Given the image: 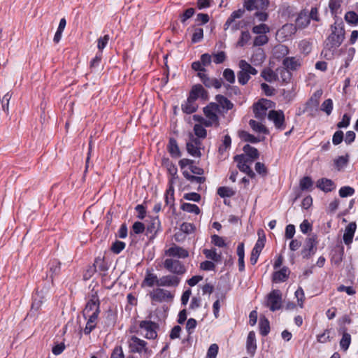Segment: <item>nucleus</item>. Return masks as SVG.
<instances>
[{"label": "nucleus", "instance_id": "nucleus-1", "mask_svg": "<svg viewBox=\"0 0 358 358\" xmlns=\"http://www.w3.org/2000/svg\"><path fill=\"white\" fill-rule=\"evenodd\" d=\"M331 33L327 38L325 48L332 51L339 47L345 39V31L343 21L339 23L335 22L331 26Z\"/></svg>", "mask_w": 358, "mask_h": 358}, {"label": "nucleus", "instance_id": "nucleus-2", "mask_svg": "<svg viewBox=\"0 0 358 358\" xmlns=\"http://www.w3.org/2000/svg\"><path fill=\"white\" fill-rule=\"evenodd\" d=\"M89 296L90 299L86 303L85 308L82 311L85 319H87V314L92 310H94L93 313H96V316H99L101 313V301L99 298L98 292L94 290V289H92Z\"/></svg>", "mask_w": 358, "mask_h": 358}, {"label": "nucleus", "instance_id": "nucleus-3", "mask_svg": "<svg viewBox=\"0 0 358 358\" xmlns=\"http://www.w3.org/2000/svg\"><path fill=\"white\" fill-rule=\"evenodd\" d=\"M220 106L215 102H210L206 106L203 107V112L207 117L206 121H210L211 127H220V117L217 112H220Z\"/></svg>", "mask_w": 358, "mask_h": 358}, {"label": "nucleus", "instance_id": "nucleus-4", "mask_svg": "<svg viewBox=\"0 0 358 358\" xmlns=\"http://www.w3.org/2000/svg\"><path fill=\"white\" fill-rule=\"evenodd\" d=\"M317 243V235L315 234H313L306 238L304 245L301 251L303 259H308L315 255Z\"/></svg>", "mask_w": 358, "mask_h": 358}, {"label": "nucleus", "instance_id": "nucleus-5", "mask_svg": "<svg viewBox=\"0 0 358 358\" xmlns=\"http://www.w3.org/2000/svg\"><path fill=\"white\" fill-rule=\"evenodd\" d=\"M45 300V292L43 289L38 290V289H36L34 292L32 294V303L31 309L29 310V315L31 316L37 315L38 312L40 310L43 303Z\"/></svg>", "mask_w": 358, "mask_h": 358}, {"label": "nucleus", "instance_id": "nucleus-6", "mask_svg": "<svg viewBox=\"0 0 358 358\" xmlns=\"http://www.w3.org/2000/svg\"><path fill=\"white\" fill-rule=\"evenodd\" d=\"M147 344L146 341L136 336H132L129 341V352L131 353H141L143 352L150 353L151 350L147 348Z\"/></svg>", "mask_w": 358, "mask_h": 358}, {"label": "nucleus", "instance_id": "nucleus-7", "mask_svg": "<svg viewBox=\"0 0 358 358\" xmlns=\"http://www.w3.org/2000/svg\"><path fill=\"white\" fill-rule=\"evenodd\" d=\"M164 266L166 270H168L171 273L178 275H182L185 274L187 271L185 265L181 262L176 259H165L164 262Z\"/></svg>", "mask_w": 358, "mask_h": 358}, {"label": "nucleus", "instance_id": "nucleus-8", "mask_svg": "<svg viewBox=\"0 0 358 358\" xmlns=\"http://www.w3.org/2000/svg\"><path fill=\"white\" fill-rule=\"evenodd\" d=\"M282 294L279 289H273L267 295L266 306L271 311H275L281 308Z\"/></svg>", "mask_w": 358, "mask_h": 358}, {"label": "nucleus", "instance_id": "nucleus-9", "mask_svg": "<svg viewBox=\"0 0 358 358\" xmlns=\"http://www.w3.org/2000/svg\"><path fill=\"white\" fill-rule=\"evenodd\" d=\"M141 329L146 331L144 335L147 339H155L157 337V330L159 329V324L151 320H143L139 323Z\"/></svg>", "mask_w": 358, "mask_h": 358}, {"label": "nucleus", "instance_id": "nucleus-10", "mask_svg": "<svg viewBox=\"0 0 358 358\" xmlns=\"http://www.w3.org/2000/svg\"><path fill=\"white\" fill-rule=\"evenodd\" d=\"M234 160L237 162V167L241 172L246 173L250 178H255L256 174L249 165L250 164V161L245 160V155L244 154L235 155Z\"/></svg>", "mask_w": 358, "mask_h": 358}, {"label": "nucleus", "instance_id": "nucleus-11", "mask_svg": "<svg viewBox=\"0 0 358 358\" xmlns=\"http://www.w3.org/2000/svg\"><path fill=\"white\" fill-rule=\"evenodd\" d=\"M189 102L196 101L199 98L203 101L209 99V94L207 90L201 84H196L192 87L189 92Z\"/></svg>", "mask_w": 358, "mask_h": 358}, {"label": "nucleus", "instance_id": "nucleus-12", "mask_svg": "<svg viewBox=\"0 0 358 358\" xmlns=\"http://www.w3.org/2000/svg\"><path fill=\"white\" fill-rule=\"evenodd\" d=\"M273 102L266 99H261L253 104V113L257 119H262L266 115V110L271 107Z\"/></svg>", "mask_w": 358, "mask_h": 358}, {"label": "nucleus", "instance_id": "nucleus-13", "mask_svg": "<svg viewBox=\"0 0 358 358\" xmlns=\"http://www.w3.org/2000/svg\"><path fill=\"white\" fill-rule=\"evenodd\" d=\"M268 118L273 122L276 129L280 130H284L285 129V115L282 110H270L268 114Z\"/></svg>", "mask_w": 358, "mask_h": 358}, {"label": "nucleus", "instance_id": "nucleus-14", "mask_svg": "<svg viewBox=\"0 0 358 358\" xmlns=\"http://www.w3.org/2000/svg\"><path fill=\"white\" fill-rule=\"evenodd\" d=\"M150 296L152 301L162 302L165 300H172L174 296L168 290L157 288L150 294Z\"/></svg>", "mask_w": 358, "mask_h": 358}, {"label": "nucleus", "instance_id": "nucleus-15", "mask_svg": "<svg viewBox=\"0 0 358 358\" xmlns=\"http://www.w3.org/2000/svg\"><path fill=\"white\" fill-rule=\"evenodd\" d=\"M61 262L56 259H51L48 264V271L47 277L50 275L51 282L53 285V282L55 278L58 277L61 273Z\"/></svg>", "mask_w": 358, "mask_h": 358}, {"label": "nucleus", "instance_id": "nucleus-16", "mask_svg": "<svg viewBox=\"0 0 358 358\" xmlns=\"http://www.w3.org/2000/svg\"><path fill=\"white\" fill-rule=\"evenodd\" d=\"M197 76L200 78L202 83L208 88L214 87L215 89H220L222 86L221 79L210 78L207 74L203 72L197 73Z\"/></svg>", "mask_w": 358, "mask_h": 358}, {"label": "nucleus", "instance_id": "nucleus-17", "mask_svg": "<svg viewBox=\"0 0 358 358\" xmlns=\"http://www.w3.org/2000/svg\"><path fill=\"white\" fill-rule=\"evenodd\" d=\"M344 256V246L342 243H338L331 251V262L338 265L343 261Z\"/></svg>", "mask_w": 358, "mask_h": 358}, {"label": "nucleus", "instance_id": "nucleus-18", "mask_svg": "<svg viewBox=\"0 0 358 358\" xmlns=\"http://www.w3.org/2000/svg\"><path fill=\"white\" fill-rule=\"evenodd\" d=\"M165 255L172 257L187 258L189 256V252L182 247L174 245L165 251Z\"/></svg>", "mask_w": 358, "mask_h": 358}, {"label": "nucleus", "instance_id": "nucleus-19", "mask_svg": "<svg viewBox=\"0 0 358 358\" xmlns=\"http://www.w3.org/2000/svg\"><path fill=\"white\" fill-rule=\"evenodd\" d=\"M316 187L324 192L327 193L334 191L336 189V185L332 180L327 178H322L317 181Z\"/></svg>", "mask_w": 358, "mask_h": 358}, {"label": "nucleus", "instance_id": "nucleus-20", "mask_svg": "<svg viewBox=\"0 0 358 358\" xmlns=\"http://www.w3.org/2000/svg\"><path fill=\"white\" fill-rule=\"evenodd\" d=\"M158 286L159 287H177L180 282V278L176 275H167L160 278Z\"/></svg>", "mask_w": 358, "mask_h": 358}, {"label": "nucleus", "instance_id": "nucleus-21", "mask_svg": "<svg viewBox=\"0 0 358 358\" xmlns=\"http://www.w3.org/2000/svg\"><path fill=\"white\" fill-rule=\"evenodd\" d=\"M319 105V101L317 98L311 96L305 103V106L302 110L299 108L298 115H300L306 112H310V115L313 116V113L317 110Z\"/></svg>", "mask_w": 358, "mask_h": 358}, {"label": "nucleus", "instance_id": "nucleus-22", "mask_svg": "<svg viewBox=\"0 0 358 358\" xmlns=\"http://www.w3.org/2000/svg\"><path fill=\"white\" fill-rule=\"evenodd\" d=\"M98 317L99 316H96V313H92L89 316L85 327L83 329L82 328L80 329L79 332L80 338L82 337L83 331L85 335H90V333L95 329Z\"/></svg>", "mask_w": 358, "mask_h": 358}, {"label": "nucleus", "instance_id": "nucleus-23", "mask_svg": "<svg viewBox=\"0 0 358 358\" xmlns=\"http://www.w3.org/2000/svg\"><path fill=\"white\" fill-rule=\"evenodd\" d=\"M257 348L255 332L250 331L248 333L246 341V350L247 352L252 357H253L256 352Z\"/></svg>", "mask_w": 358, "mask_h": 358}, {"label": "nucleus", "instance_id": "nucleus-24", "mask_svg": "<svg viewBox=\"0 0 358 358\" xmlns=\"http://www.w3.org/2000/svg\"><path fill=\"white\" fill-rule=\"evenodd\" d=\"M357 229V224L355 222H350L345 229V232L343 236L345 244L349 245L352 243L353 237Z\"/></svg>", "mask_w": 358, "mask_h": 358}, {"label": "nucleus", "instance_id": "nucleus-25", "mask_svg": "<svg viewBox=\"0 0 358 358\" xmlns=\"http://www.w3.org/2000/svg\"><path fill=\"white\" fill-rule=\"evenodd\" d=\"M166 148L172 158H179L182 156L178 142L173 137L169 138Z\"/></svg>", "mask_w": 358, "mask_h": 358}, {"label": "nucleus", "instance_id": "nucleus-26", "mask_svg": "<svg viewBox=\"0 0 358 358\" xmlns=\"http://www.w3.org/2000/svg\"><path fill=\"white\" fill-rule=\"evenodd\" d=\"M290 271L288 267L283 266L279 271H275L272 274L273 282H280L286 281L289 275Z\"/></svg>", "mask_w": 358, "mask_h": 358}, {"label": "nucleus", "instance_id": "nucleus-27", "mask_svg": "<svg viewBox=\"0 0 358 358\" xmlns=\"http://www.w3.org/2000/svg\"><path fill=\"white\" fill-rule=\"evenodd\" d=\"M243 150L245 152V160L250 161V163H252L255 159L259 157V150L249 144L245 145L243 148Z\"/></svg>", "mask_w": 358, "mask_h": 358}, {"label": "nucleus", "instance_id": "nucleus-28", "mask_svg": "<svg viewBox=\"0 0 358 358\" xmlns=\"http://www.w3.org/2000/svg\"><path fill=\"white\" fill-rule=\"evenodd\" d=\"M160 227L161 222L159 220V217L157 216L156 217L152 218L150 223L148 225L146 228L147 234H152L150 239H153L155 237L158 231L160 229Z\"/></svg>", "mask_w": 358, "mask_h": 358}, {"label": "nucleus", "instance_id": "nucleus-29", "mask_svg": "<svg viewBox=\"0 0 358 358\" xmlns=\"http://www.w3.org/2000/svg\"><path fill=\"white\" fill-rule=\"evenodd\" d=\"M310 22L308 11L303 10L299 13L296 19V27L300 29H304L310 24Z\"/></svg>", "mask_w": 358, "mask_h": 358}, {"label": "nucleus", "instance_id": "nucleus-30", "mask_svg": "<svg viewBox=\"0 0 358 358\" xmlns=\"http://www.w3.org/2000/svg\"><path fill=\"white\" fill-rule=\"evenodd\" d=\"M217 289L220 292V296L218 297L222 300L224 299L227 293L231 289L229 282L224 278H220L217 285Z\"/></svg>", "mask_w": 358, "mask_h": 358}, {"label": "nucleus", "instance_id": "nucleus-31", "mask_svg": "<svg viewBox=\"0 0 358 358\" xmlns=\"http://www.w3.org/2000/svg\"><path fill=\"white\" fill-rule=\"evenodd\" d=\"M283 69L287 71H296L300 66L301 63L299 59H296L294 57H285L282 61Z\"/></svg>", "mask_w": 358, "mask_h": 358}, {"label": "nucleus", "instance_id": "nucleus-32", "mask_svg": "<svg viewBox=\"0 0 358 358\" xmlns=\"http://www.w3.org/2000/svg\"><path fill=\"white\" fill-rule=\"evenodd\" d=\"M159 280L157 275L150 273V271L147 270L145 276L144 280L142 282V287L148 286V287H153L154 285H157L158 286V283H159Z\"/></svg>", "mask_w": 358, "mask_h": 358}, {"label": "nucleus", "instance_id": "nucleus-33", "mask_svg": "<svg viewBox=\"0 0 358 358\" xmlns=\"http://www.w3.org/2000/svg\"><path fill=\"white\" fill-rule=\"evenodd\" d=\"M257 235H258V240L257 241L255 247L252 250L258 251L259 252H261L263 248H264L265 243L266 241V235L264 234V231L262 229H259L257 231Z\"/></svg>", "mask_w": 358, "mask_h": 358}, {"label": "nucleus", "instance_id": "nucleus-34", "mask_svg": "<svg viewBox=\"0 0 358 358\" xmlns=\"http://www.w3.org/2000/svg\"><path fill=\"white\" fill-rule=\"evenodd\" d=\"M203 254L207 259H211L216 263H220L222 262V254H218L215 248H212L210 250L204 249L203 250Z\"/></svg>", "mask_w": 358, "mask_h": 358}, {"label": "nucleus", "instance_id": "nucleus-35", "mask_svg": "<svg viewBox=\"0 0 358 358\" xmlns=\"http://www.w3.org/2000/svg\"><path fill=\"white\" fill-rule=\"evenodd\" d=\"M199 106L195 103V101L189 102V97L187 96V101L182 103L181 110L182 111L187 115L192 114L197 111Z\"/></svg>", "mask_w": 358, "mask_h": 358}, {"label": "nucleus", "instance_id": "nucleus-36", "mask_svg": "<svg viewBox=\"0 0 358 358\" xmlns=\"http://www.w3.org/2000/svg\"><path fill=\"white\" fill-rule=\"evenodd\" d=\"M215 100L217 101V103L220 106V107L221 106L222 108L226 109L227 110H231L234 108V103L222 94H217L215 96Z\"/></svg>", "mask_w": 358, "mask_h": 358}, {"label": "nucleus", "instance_id": "nucleus-37", "mask_svg": "<svg viewBox=\"0 0 358 358\" xmlns=\"http://www.w3.org/2000/svg\"><path fill=\"white\" fill-rule=\"evenodd\" d=\"M259 328L260 334L262 336H266L269 334L271 330L270 322L265 316L260 317L259 322Z\"/></svg>", "mask_w": 358, "mask_h": 358}, {"label": "nucleus", "instance_id": "nucleus-38", "mask_svg": "<svg viewBox=\"0 0 358 358\" xmlns=\"http://www.w3.org/2000/svg\"><path fill=\"white\" fill-rule=\"evenodd\" d=\"M349 155L347 153L345 156H340L334 160V168L340 171L345 167L349 162Z\"/></svg>", "mask_w": 358, "mask_h": 358}, {"label": "nucleus", "instance_id": "nucleus-39", "mask_svg": "<svg viewBox=\"0 0 358 358\" xmlns=\"http://www.w3.org/2000/svg\"><path fill=\"white\" fill-rule=\"evenodd\" d=\"M313 180L310 176H304L299 180V187L301 191H312Z\"/></svg>", "mask_w": 358, "mask_h": 358}, {"label": "nucleus", "instance_id": "nucleus-40", "mask_svg": "<svg viewBox=\"0 0 358 358\" xmlns=\"http://www.w3.org/2000/svg\"><path fill=\"white\" fill-rule=\"evenodd\" d=\"M266 59V55L263 50L259 49L251 57V62L255 65H259L262 64Z\"/></svg>", "mask_w": 358, "mask_h": 358}, {"label": "nucleus", "instance_id": "nucleus-41", "mask_svg": "<svg viewBox=\"0 0 358 358\" xmlns=\"http://www.w3.org/2000/svg\"><path fill=\"white\" fill-rule=\"evenodd\" d=\"M261 76L267 82L271 83L278 80V76L272 69L268 68L264 69L261 72Z\"/></svg>", "mask_w": 358, "mask_h": 358}, {"label": "nucleus", "instance_id": "nucleus-42", "mask_svg": "<svg viewBox=\"0 0 358 358\" xmlns=\"http://www.w3.org/2000/svg\"><path fill=\"white\" fill-rule=\"evenodd\" d=\"M238 136L241 140L245 142H249L251 143H257L260 142V139L259 138L244 130L240 131L238 132Z\"/></svg>", "mask_w": 358, "mask_h": 358}, {"label": "nucleus", "instance_id": "nucleus-43", "mask_svg": "<svg viewBox=\"0 0 358 358\" xmlns=\"http://www.w3.org/2000/svg\"><path fill=\"white\" fill-rule=\"evenodd\" d=\"M238 66L241 69L247 72L250 76H255L258 73L257 70L255 68L252 66L248 62H247L244 59H241L239 61Z\"/></svg>", "mask_w": 358, "mask_h": 358}, {"label": "nucleus", "instance_id": "nucleus-44", "mask_svg": "<svg viewBox=\"0 0 358 358\" xmlns=\"http://www.w3.org/2000/svg\"><path fill=\"white\" fill-rule=\"evenodd\" d=\"M249 124L251 127V128L255 131L263 133L264 134H268L269 132L268 129L264 125L254 120H250L249 121Z\"/></svg>", "mask_w": 358, "mask_h": 358}, {"label": "nucleus", "instance_id": "nucleus-45", "mask_svg": "<svg viewBox=\"0 0 358 358\" xmlns=\"http://www.w3.org/2000/svg\"><path fill=\"white\" fill-rule=\"evenodd\" d=\"M145 229V224L141 222L136 221L132 225L131 229L129 232L130 236L142 234L144 232Z\"/></svg>", "mask_w": 358, "mask_h": 358}, {"label": "nucleus", "instance_id": "nucleus-46", "mask_svg": "<svg viewBox=\"0 0 358 358\" xmlns=\"http://www.w3.org/2000/svg\"><path fill=\"white\" fill-rule=\"evenodd\" d=\"M94 265L96 268H98L100 271L106 272L108 270L109 266L105 260V257H97L94 259Z\"/></svg>", "mask_w": 358, "mask_h": 358}, {"label": "nucleus", "instance_id": "nucleus-47", "mask_svg": "<svg viewBox=\"0 0 358 358\" xmlns=\"http://www.w3.org/2000/svg\"><path fill=\"white\" fill-rule=\"evenodd\" d=\"M201 149V148H197L192 143H186V150L187 152L192 157H201L202 155Z\"/></svg>", "mask_w": 358, "mask_h": 358}, {"label": "nucleus", "instance_id": "nucleus-48", "mask_svg": "<svg viewBox=\"0 0 358 358\" xmlns=\"http://www.w3.org/2000/svg\"><path fill=\"white\" fill-rule=\"evenodd\" d=\"M180 208L183 211H186L187 213H192L195 215H199L201 213L199 207L196 204H192L189 203H183L180 206Z\"/></svg>", "mask_w": 358, "mask_h": 358}, {"label": "nucleus", "instance_id": "nucleus-49", "mask_svg": "<svg viewBox=\"0 0 358 358\" xmlns=\"http://www.w3.org/2000/svg\"><path fill=\"white\" fill-rule=\"evenodd\" d=\"M217 193L221 198H227L233 196L236 192L232 188L222 186L217 189Z\"/></svg>", "mask_w": 358, "mask_h": 358}, {"label": "nucleus", "instance_id": "nucleus-50", "mask_svg": "<svg viewBox=\"0 0 358 358\" xmlns=\"http://www.w3.org/2000/svg\"><path fill=\"white\" fill-rule=\"evenodd\" d=\"M125 247L126 244L124 242L116 240L113 243L110 250L113 253L118 255L125 248Z\"/></svg>", "mask_w": 358, "mask_h": 358}, {"label": "nucleus", "instance_id": "nucleus-51", "mask_svg": "<svg viewBox=\"0 0 358 358\" xmlns=\"http://www.w3.org/2000/svg\"><path fill=\"white\" fill-rule=\"evenodd\" d=\"M345 21L350 24H358V14L355 11H348L345 15Z\"/></svg>", "mask_w": 358, "mask_h": 358}, {"label": "nucleus", "instance_id": "nucleus-52", "mask_svg": "<svg viewBox=\"0 0 358 358\" xmlns=\"http://www.w3.org/2000/svg\"><path fill=\"white\" fill-rule=\"evenodd\" d=\"M351 343V336L350 334H345L342 336V338L340 341V346L341 348L343 351H346Z\"/></svg>", "mask_w": 358, "mask_h": 358}, {"label": "nucleus", "instance_id": "nucleus-53", "mask_svg": "<svg viewBox=\"0 0 358 358\" xmlns=\"http://www.w3.org/2000/svg\"><path fill=\"white\" fill-rule=\"evenodd\" d=\"M194 134L196 136V137L198 138H206V136H207V131L206 129L204 128V126L203 125H201V124H196L194 126Z\"/></svg>", "mask_w": 358, "mask_h": 358}, {"label": "nucleus", "instance_id": "nucleus-54", "mask_svg": "<svg viewBox=\"0 0 358 358\" xmlns=\"http://www.w3.org/2000/svg\"><path fill=\"white\" fill-rule=\"evenodd\" d=\"M320 109L325 112L327 115H329L333 110V101L331 99L324 100L321 105Z\"/></svg>", "mask_w": 358, "mask_h": 358}, {"label": "nucleus", "instance_id": "nucleus-55", "mask_svg": "<svg viewBox=\"0 0 358 358\" xmlns=\"http://www.w3.org/2000/svg\"><path fill=\"white\" fill-rule=\"evenodd\" d=\"M255 171L262 177H266L268 173V170L264 164L262 162H256L255 166Z\"/></svg>", "mask_w": 358, "mask_h": 358}, {"label": "nucleus", "instance_id": "nucleus-56", "mask_svg": "<svg viewBox=\"0 0 358 358\" xmlns=\"http://www.w3.org/2000/svg\"><path fill=\"white\" fill-rule=\"evenodd\" d=\"M237 76L238 83L242 85H246L250 79V76L242 69L238 72Z\"/></svg>", "mask_w": 358, "mask_h": 358}, {"label": "nucleus", "instance_id": "nucleus-57", "mask_svg": "<svg viewBox=\"0 0 358 358\" xmlns=\"http://www.w3.org/2000/svg\"><path fill=\"white\" fill-rule=\"evenodd\" d=\"M195 13V10L193 8H189L186 9L182 14L180 15V20L182 24H185L186 21L191 18Z\"/></svg>", "mask_w": 358, "mask_h": 358}, {"label": "nucleus", "instance_id": "nucleus-58", "mask_svg": "<svg viewBox=\"0 0 358 358\" xmlns=\"http://www.w3.org/2000/svg\"><path fill=\"white\" fill-rule=\"evenodd\" d=\"M97 271V269L96 268V266L94 265H90L87 266L86 270L84 271L83 273V280H90Z\"/></svg>", "mask_w": 358, "mask_h": 358}, {"label": "nucleus", "instance_id": "nucleus-59", "mask_svg": "<svg viewBox=\"0 0 358 358\" xmlns=\"http://www.w3.org/2000/svg\"><path fill=\"white\" fill-rule=\"evenodd\" d=\"M203 38V30L202 28H196L192 36V43L200 42Z\"/></svg>", "mask_w": 358, "mask_h": 358}, {"label": "nucleus", "instance_id": "nucleus-60", "mask_svg": "<svg viewBox=\"0 0 358 358\" xmlns=\"http://www.w3.org/2000/svg\"><path fill=\"white\" fill-rule=\"evenodd\" d=\"M109 40L110 36L108 34H106L97 39V48L99 52H102V50L106 47Z\"/></svg>", "mask_w": 358, "mask_h": 358}, {"label": "nucleus", "instance_id": "nucleus-61", "mask_svg": "<svg viewBox=\"0 0 358 358\" xmlns=\"http://www.w3.org/2000/svg\"><path fill=\"white\" fill-rule=\"evenodd\" d=\"M330 331H331V329H327L324 330V331L322 334L317 335V342L321 343H325L327 341H331L332 339V337H330V336H329Z\"/></svg>", "mask_w": 358, "mask_h": 358}, {"label": "nucleus", "instance_id": "nucleus-62", "mask_svg": "<svg viewBox=\"0 0 358 358\" xmlns=\"http://www.w3.org/2000/svg\"><path fill=\"white\" fill-rule=\"evenodd\" d=\"M250 39V34L248 31L241 32V36L237 42V45L240 47L244 46Z\"/></svg>", "mask_w": 358, "mask_h": 358}, {"label": "nucleus", "instance_id": "nucleus-63", "mask_svg": "<svg viewBox=\"0 0 358 358\" xmlns=\"http://www.w3.org/2000/svg\"><path fill=\"white\" fill-rule=\"evenodd\" d=\"M223 77L229 83H234L236 77L234 71L231 69H226L223 71Z\"/></svg>", "mask_w": 358, "mask_h": 358}, {"label": "nucleus", "instance_id": "nucleus-64", "mask_svg": "<svg viewBox=\"0 0 358 358\" xmlns=\"http://www.w3.org/2000/svg\"><path fill=\"white\" fill-rule=\"evenodd\" d=\"M355 193L354 188L350 186H344L339 189V196L342 198L352 196Z\"/></svg>", "mask_w": 358, "mask_h": 358}]
</instances>
